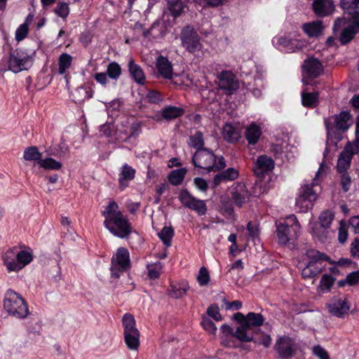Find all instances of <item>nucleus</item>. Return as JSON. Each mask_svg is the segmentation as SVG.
Listing matches in <instances>:
<instances>
[{"instance_id": "f257e3e1", "label": "nucleus", "mask_w": 359, "mask_h": 359, "mask_svg": "<svg viewBox=\"0 0 359 359\" xmlns=\"http://www.w3.org/2000/svg\"><path fill=\"white\" fill-rule=\"evenodd\" d=\"M340 4L344 15L334 21L332 29L335 34L341 30L339 40L346 45L359 33V0H341Z\"/></svg>"}, {"instance_id": "f03ea898", "label": "nucleus", "mask_w": 359, "mask_h": 359, "mask_svg": "<svg viewBox=\"0 0 359 359\" xmlns=\"http://www.w3.org/2000/svg\"><path fill=\"white\" fill-rule=\"evenodd\" d=\"M104 217V226L114 236L120 238H127L132 232V226L128 219L118 210V204L111 201L102 212Z\"/></svg>"}, {"instance_id": "7ed1b4c3", "label": "nucleus", "mask_w": 359, "mask_h": 359, "mask_svg": "<svg viewBox=\"0 0 359 359\" xmlns=\"http://www.w3.org/2000/svg\"><path fill=\"white\" fill-rule=\"evenodd\" d=\"M1 259L8 272H18L33 261L34 253L27 246L15 245L6 250Z\"/></svg>"}, {"instance_id": "20e7f679", "label": "nucleus", "mask_w": 359, "mask_h": 359, "mask_svg": "<svg viewBox=\"0 0 359 359\" xmlns=\"http://www.w3.org/2000/svg\"><path fill=\"white\" fill-rule=\"evenodd\" d=\"M326 168L325 164L322 163L313 182L310 184H304L302 187L299 195L296 200V207L299 212H305L312 208L313 202L318 197L317 192L319 189L318 187L319 180L325 175Z\"/></svg>"}, {"instance_id": "39448f33", "label": "nucleus", "mask_w": 359, "mask_h": 359, "mask_svg": "<svg viewBox=\"0 0 359 359\" xmlns=\"http://www.w3.org/2000/svg\"><path fill=\"white\" fill-rule=\"evenodd\" d=\"M3 307L8 316L18 319H25L30 314L25 299L13 290H8L6 292Z\"/></svg>"}, {"instance_id": "423d86ee", "label": "nucleus", "mask_w": 359, "mask_h": 359, "mask_svg": "<svg viewBox=\"0 0 359 359\" xmlns=\"http://www.w3.org/2000/svg\"><path fill=\"white\" fill-rule=\"evenodd\" d=\"M352 123L351 115L347 111H341L325 119L327 138L337 144L341 139V133L346 131Z\"/></svg>"}, {"instance_id": "0eeeda50", "label": "nucleus", "mask_w": 359, "mask_h": 359, "mask_svg": "<svg viewBox=\"0 0 359 359\" xmlns=\"http://www.w3.org/2000/svg\"><path fill=\"white\" fill-rule=\"evenodd\" d=\"M305 255L307 261L302 270L304 278H312L322 273L325 269V262L332 263L328 256L314 249L307 250Z\"/></svg>"}, {"instance_id": "6e6552de", "label": "nucleus", "mask_w": 359, "mask_h": 359, "mask_svg": "<svg viewBox=\"0 0 359 359\" xmlns=\"http://www.w3.org/2000/svg\"><path fill=\"white\" fill-rule=\"evenodd\" d=\"M195 167L205 170L208 172L224 168L226 166L223 157L217 158L212 151L208 149H198L192 158Z\"/></svg>"}, {"instance_id": "1a4fd4ad", "label": "nucleus", "mask_w": 359, "mask_h": 359, "mask_svg": "<svg viewBox=\"0 0 359 359\" xmlns=\"http://www.w3.org/2000/svg\"><path fill=\"white\" fill-rule=\"evenodd\" d=\"M300 224L294 215H289L276 225L278 243L286 245L290 241L297 239L299 236Z\"/></svg>"}, {"instance_id": "9d476101", "label": "nucleus", "mask_w": 359, "mask_h": 359, "mask_svg": "<svg viewBox=\"0 0 359 359\" xmlns=\"http://www.w3.org/2000/svg\"><path fill=\"white\" fill-rule=\"evenodd\" d=\"M122 321L126 344L130 349L136 350L140 344V334L135 327V320L132 315L126 313L123 316Z\"/></svg>"}, {"instance_id": "9b49d317", "label": "nucleus", "mask_w": 359, "mask_h": 359, "mask_svg": "<svg viewBox=\"0 0 359 359\" xmlns=\"http://www.w3.org/2000/svg\"><path fill=\"white\" fill-rule=\"evenodd\" d=\"M182 46L189 53H194L202 49L200 37L197 32L191 26L185 27L180 34Z\"/></svg>"}, {"instance_id": "f8f14e48", "label": "nucleus", "mask_w": 359, "mask_h": 359, "mask_svg": "<svg viewBox=\"0 0 359 359\" xmlns=\"http://www.w3.org/2000/svg\"><path fill=\"white\" fill-rule=\"evenodd\" d=\"M130 266L129 252L126 248H120L117 250L115 257L111 259V276L118 278L120 273L125 271Z\"/></svg>"}, {"instance_id": "ddd939ff", "label": "nucleus", "mask_w": 359, "mask_h": 359, "mask_svg": "<svg viewBox=\"0 0 359 359\" xmlns=\"http://www.w3.org/2000/svg\"><path fill=\"white\" fill-rule=\"evenodd\" d=\"M359 152V140L348 142L341 152L337 160L338 172H345L350 167L352 157Z\"/></svg>"}, {"instance_id": "4468645a", "label": "nucleus", "mask_w": 359, "mask_h": 359, "mask_svg": "<svg viewBox=\"0 0 359 359\" xmlns=\"http://www.w3.org/2000/svg\"><path fill=\"white\" fill-rule=\"evenodd\" d=\"M32 65V58L22 50H15L8 60V68L14 73L27 70Z\"/></svg>"}, {"instance_id": "2eb2a0df", "label": "nucleus", "mask_w": 359, "mask_h": 359, "mask_svg": "<svg viewBox=\"0 0 359 359\" xmlns=\"http://www.w3.org/2000/svg\"><path fill=\"white\" fill-rule=\"evenodd\" d=\"M274 348L280 358L291 359L296 354L297 345L291 337L283 336L276 340Z\"/></svg>"}, {"instance_id": "dca6fc26", "label": "nucleus", "mask_w": 359, "mask_h": 359, "mask_svg": "<svg viewBox=\"0 0 359 359\" xmlns=\"http://www.w3.org/2000/svg\"><path fill=\"white\" fill-rule=\"evenodd\" d=\"M178 199L183 205L196 211L198 215H204L206 213L207 207L205 202L194 197L187 190L181 191Z\"/></svg>"}, {"instance_id": "f3484780", "label": "nucleus", "mask_w": 359, "mask_h": 359, "mask_svg": "<svg viewBox=\"0 0 359 359\" xmlns=\"http://www.w3.org/2000/svg\"><path fill=\"white\" fill-rule=\"evenodd\" d=\"M329 312L334 316L342 318L347 314L351 304L346 297H334L327 305Z\"/></svg>"}, {"instance_id": "a211bd4d", "label": "nucleus", "mask_w": 359, "mask_h": 359, "mask_svg": "<svg viewBox=\"0 0 359 359\" xmlns=\"http://www.w3.org/2000/svg\"><path fill=\"white\" fill-rule=\"evenodd\" d=\"M219 88L228 94H232L238 88V82L230 71H222L218 76Z\"/></svg>"}, {"instance_id": "6ab92c4d", "label": "nucleus", "mask_w": 359, "mask_h": 359, "mask_svg": "<svg viewBox=\"0 0 359 359\" xmlns=\"http://www.w3.org/2000/svg\"><path fill=\"white\" fill-rule=\"evenodd\" d=\"M231 198L235 205L239 208L249 202L251 194L243 183H237L231 189Z\"/></svg>"}, {"instance_id": "aec40b11", "label": "nucleus", "mask_w": 359, "mask_h": 359, "mask_svg": "<svg viewBox=\"0 0 359 359\" xmlns=\"http://www.w3.org/2000/svg\"><path fill=\"white\" fill-rule=\"evenodd\" d=\"M302 68L304 75L312 79L319 76L323 72L321 62L314 57L304 60Z\"/></svg>"}, {"instance_id": "412c9836", "label": "nucleus", "mask_w": 359, "mask_h": 359, "mask_svg": "<svg viewBox=\"0 0 359 359\" xmlns=\"http://www.w3.org/2000/svg\"><path fill=\"white\" fill-rule=\"evenodd\" d=\"M274 39H276L277 41L276 44L283 48L287 52H295L304 46L303 41L296 39H292L286 36H281L275 38Z\"/></svg>"}, {"instance_id": "4be33fe9", "label": "nucleus", "mask_w": 359, "mask_h": 359, "mask_svg": "<svg viewBox=\"0 0 359 359\" xmlns=\"http://www.w3.org/2000/svg\"><path fill=\"white\" fill-rule=\"evenodd\" d=\"M313 9L315 14L319 17L331 15L334 10V6L331 0H314Z\"/></svg>"}, {"instance_id": "5701e85b", "label": "nucleus", "mask_w": 359, "mask_h": 359, "mask_svg": "<svg viewBox=\"0 0 359 359\" xmlns=\"http://www.w3.org/2000/svg\"><path fill=\"white\" fill-rule=\"evenodd\" d=\"M274 168L273 161L266 156H260L257 158L254 166V172L257 176H262L265 173L271 171Z\"/></svg>"}, {"instance_id": "b1692460", "label": "nucleus", "mask_w": 359, "mask_h": 359, "mask_svg": "<svg viewBox=\"0 0 359 359\" xmlns=\"http://www.w3.org/2000/svg\"><path fill=\"white\" fill-rule=\"evenodd\" d=\"M156 67L158 74L165 79H170L173 74L172 65L169 60L162 55L156 59Z\"/></svg>"}, {"instance_id": "393cba45", "label": "nucleus", "mask_w": 359, "mask_h": 359, "mask_svg": "<svg viewBox=\"0 0 359 359\" xmlns=\"http://www.w3.org/2000/svg\"><path fill=\"white\" fill-rule=\"evenodd\" d=\"M135 170L128 164H124L120 171L118 182L121 189L128 186V182L134 179Z\"/></svg>"}, {"instance_id": "a878e982", "label": "nucleus", "mask_w": 359, "mask_h": 359, "mask_svg": "<svg viewBox=\"0 0 359 359\" xmlns=\"http://www.w3.org/2000/svg\"><path fill=\"white\" fill-rule=\"evenodd\" d=\"M224 138L229 142H235L241 137L239 129L231 123H226L222 130Z\"/></svg>"}, {"instance_id": "bb28decb", "label": "nucleus", "mask_w": 359, "mask_h": 359, "mask_svg": "<svg viewBox=\"0 0 359 359\" xmlns=\"http://www.w3.org/2000/svg\"><path fill=\"white\" fill-rule=\"evenodd\" d=\"M233 337L244 342H249L253 340V334L250 332V327L245 323H243L237 327L233 334Z\"/></svg>"}, {"instance_id": "cd10ccee", "label": "nucleus", "mask_w": 359, "mask_h": 359, "mask_svg": "<svg viewBox=\"0 0 359 359\" xmlns=\"http://www.w3.org/2000/svg\"><path fill=\"white\" fill-rule=\"evenodd\" d=\"M239 175L238 171L233 168H229L223 172L217 174L214 177V184L218 185L224 181H232L238 178Z\"/></svg>"}, {"instance_id": "c85d7f7f", "label": "nucleus", "mask_w": 359, "mask_h": 359, "mask_svg": "<svg viewBox=\"0 0 359 359\" xmlns=\"http://www.w3.org/2000/svg\"><path fill=\"white\" fill-rule=\"evenodd\" d=\"M322 21L316 20L306 23L303 25V30L309 37H318L323 32Z\"/></svg>"}, {"instance_id": "c756f323", "label": "nucleus", "mask_w": 359, "mask_h": 359, "mask_svg": "<svg viewBox=\"0 0 359 359\" xmlns=\"http://www.w3.org/2000/svg\"><path fill=\"white\" fill-rule=\"evenodd\" d=\"M163 34L164 27L158 21L154 22L149 29L143 30V36L148 39L160 38L162 37Z\"/></svg>"}, {"instance_id": "7c9ffc66", "label": "nucleus", "mask_w": 359, "mask_h": 359, "mask_svg": "<svg viewBox=\"0 0 359 359\" xmlns=\"http://www.w3.org/2000/svg\"><path fill=\"white\" fill-rule=\"evenodd\" d=\"M128 69L130 74L135 81L140 84H144L145 82V76L142 68L134 62L133 58L128 62Z\"/></svg>"}, {"instance_id": "2f4dec72", "label": "nucleus", "mask_w": 359, "mask_h": 359, "mask_svg": "<svg viewBox=\"0 0 359 359\" xmlns=\"http://www.w3.org/2000/svg\"><path fill=\"white\" fill-rule=\"evenodd\" d=\"M189 288V286L186 282L172 284L168 290V294L172 298H180L187 293Z\"/></svg>"}, {"instance_id": "473e14b6", "label": "nucleus", "mask_w": 359, "mask_h": 359, "mask_svg": "<svg viewBox=\"0 0 359 359\" xmlns=\"http://www.w3.org/2000/svg\"><path fill=\"white\" fill-rule=\"evenodd\" d=\"M184 112V109L181 107L168 106L161 111V115L165 120H172L181 116Z\"/></svg>"}, {"instance_id": "72a5a7b5", "label": "nucleus", "mask_w": 359, "mask_h": 359, "mask_svg": "<svg viewBox=\"0 0 359 359\" xmlns=\"http://www.w3.org/2000/svg\"><path fill=\"white\" fill-rule=\"evenodd\" d=\"M335 281V278L331 275L323 274L320 278L317 290L320 293H327L330 291Z\"/></svg>"}, {"instance_id": "f704fd0d", "label": "nucleus", "mask_w": 359, "mask_h": 359, "mask_svg": "<svg viewBox=\"0 0 359 359\" xmlns=\"http://www.w3.org/2000/svg\"><path fill=\"white\" fill-rule=\"evenodd\" d=\"M261 135V129L255 123L250 124L246 129L245 137L249 144H255Z\"/></svg>"}, {"instance_id": "c9c22d12", "label": "nucleus", "mask_w": 359, "mask_h": 359, "mask_svg": "<svg viewBox=\"0 0 359 359\" xmlns=\"http://www.w3.org/2000/svg\"><path fill=\"white\" fill-rule=\"evenodd\" d=\"M73 100L76 103H81L86 99L93 97V91L91 89H87L84 87H79L72 93Z\"/></svg>"}, {"instance_id": "e433bc0d", "label": "nucleus", "mask_w": 359, "mask_h": 359, "mask_svg": "<svg viewBox=\"0 0 359 359\" xmlns=\"http://www.w3.org/2000/svg\"><path fill=\"white\" fill-rule=\"evenodd\" d=\"M318 93H302V103L304 107H313L317 105L318 100Z\"/></svg>"}, {"instance_id": "4c0bfd02", "label": "nucleus", "mask_w": 359, "mask_h": 359, "mask_svg": "<svg viewBox=\"0 0 359 359\" xmlns=\"http://www.w3.org/2000/svg\"><path fill=\"white\" fill-rule=\"evenodd\" d=\"M32 17L28 15L25 20V22L20 25L15 31V39L18 41H21L25 39L29 32V25L31 22Z\"/></svg>"}, {"instance_id": "58836bf2", "label": "nucleus", "mask_w": 359, "mask_h": 359, "mask_svg": "<svg viewBox=\"0 0 359 359\" xmlns=\"http://www.w3.org/2000/svg\"><path fill=\"white\" fill-rule=\"evenodd\" d=\"M163 264L160 262L148 264L147 265V276L150 279H156L162 273Z\"/></svg>"}, {"instance_id": "ea45409f", "label": "nucleus", "mask_w": 359, "mask_h": 359, "mask_svg": "<svg viewBox=\"0 0 359 359\" xmlns=\"http://www.w3.org/2000/svg\"><path fill=\"white\" fill-rule=\"evenodd\" d=\"M264 321V318L261 313L250 312L247 314V319L245 323L251 328V327L261 326Z\"/></svg>"}, {"instance_id": "a19ab883", "label": "nucleus", "mask_w": 359, "mask_h": 359, "mask_svg": "<svg viewBox=\"0 0 359 359\" xmlns=\"http://www.w3.org/2000/svg\"><path fill=\"white\" fill-rule=\"evenodd\" d=\"M42 154L39 152L36 147H29L25 149L23 158L29 161H37L41 160Z\"/></svg>"}, {"instance_id": "79ce46f5", "label": "nucleus", "mask_w": 359, "mask_h": 359, "mask_svg": "<svg viewBox=\"0 0 359 359\" xmlns=\"http://www.w3.org/2000/svg\"><path fill=\"white\" fill-rule=\"evenodd\" d=\"M186 172L187 170L184 168L172 170L168 176V180L172 185L177 186L182 182Z\"/></svg>"}, {"instance_id": "37998d69", "label": "nucleus", "mask_w": 359, "mask_h": 359, "mask_svg": "<svg viewBox=\"0 0 359 359\" xmlns=\"http://www.w3.org/2000/svg\"><path fill=\"white\" fill-rule=\"evenodd\" d=\"M173 235L174 231L172 227L170 226H164L162 229V230L158 233L159 238L167 247L171 245Z\"/></svg>"}, {"instance_id": "c03bdc74", "label": "nucleus", "mask_w": 359, "mask_h": 359, "mask_svg": "<svg viewBox=\"0 0 359 359\" xmlns=\"http://www.w3.org/2000/svg\"><path fill=\"white\" fill-rule=\"evenodd\" d=\"M72 57L67 53H62L60 55L58 60V72L60 74H64L67 69L71 66Z\"/></svg>"}, {"instance_id": "a18cd8bd", "label": "nucleus", "mask_w": 359, "mask_h": 359, "mask_svg": "<svg viewBox=\"0 0 359 359\" xmlns=\"http://www.w3.org/2000/svg\"><path fill=\"white\" fill-rule=\"evenodd\" d=\"M40 167L46 170H60L62 164L52 158H43L38 162Z\"/></svg>"}, {"instance_id": "49530a36", "label": "nucleus", "mask_w": 359, "mask_h": 359, "mask_svg": "<svg viewBox=\"0 0 359 359\" xmlns=\"http://www.w3.org/2000/svg\"><path fill=\"white\" fill-rule=\"evenodd\" d=\"M189 144L197 149H204L203 147L204 145L203 140V135L201 131H196L194 135H191L189 137Z\"/></svg>"}, {"instance_id": "de8ad7c7", "label": "nucleus", "mask_w": 359, "mask_h": 359, "mask_svg": "<svg viewBox=\"0 0 359 359\" xmlns=\"http://www.w3.org/2000/svg\"><path fill=\"white\" fill-rule=\"evenodd\" d=\"M121 69L120 65L115 62H111L108 65L107 68V74L111 79L117 80L121 75Z\"/></svg>"}, {"instance_id": "09e8293b", "label": "nucleus", "mask_w": 359, "mask_h": 359, "mask_svg": "<svg viewBox=\"0 0 359 359\" xmlns=\"http://www.w3.org/2000/svg\"><path fill=\"white\" fill-rule=\"evenodd\" d=\"M169 8L172 14L175 16H179L184 8L182 0H169Z\"/></svg>"}, {"instance_id": "8fccbe9b", "label": "nucleus", "mask_w": 359, "mask_h": 359, "mask_svg": "<svg viewBox=\"0 0 359 359\" xmlns=\"http://www.w3.org/2000/svg\"><path fill=\"white\" fill-rule=\"evenodd\" d=\"M69 11L68 4L65 2H59L54 9L55 13L64 20L69 15Z\"/></svg>"}, {"instance_id": "3c124183", "label": "nucleus", "mask_w": 359, "mask_h": 359, "mask_svg": "<svg viewBox=\"0 0 359 359\" xmlns=\"http://www.w3.org/2000/svg\"><path fill=\"white\" fill-rule=\"evenodd\" d=\"M333 219L334 215L331 212L325 211L320 215L319 224L324 229H327L330 227Z\"/></svg>"}, {"instance_id": "603ef678", "label": "nucleus", "mask_w": 359, "mask_h": 359, "mask_svg": "<svg viewBox=\"0 0 359 359\" xmlns=\"http://www.w3.org/2000/svg\"><path fill=\"white\" fill-rule=\"evenodd\" d=\"M198 281L200 285H205L208 283L210 280L209 273L206 268L201 267L199 271V273L198 276Z\"/></svg>"}, {"instance_id": "864d4df0", "label": "nucleus", "mask_w": 359, "mask_h": 359, "mask_svg": "<svg viewBox=\"0 0 359 359\" xmlns=\"http://www.w3.org/2000/svg\"><path fill=\"white\" fill-rule=\"evenodd\" d=\"M351 180L349 175L345 172H342L341 176V185L342 187L343 190L345 192H347L351 187Z\"/></svg>"}, {"instance_id": "5fc2aeb1", "label": "nucleus", "mask_w": 359, "mask_h": 359, "mask_svg": "<svg viewBox=\"0 0 359 359\" xmlns=\"http://www.w3.org/2000/svg\"><path fill=\"white\" fill-rule=\"evenodd\" d=\"M346 281L348 285H355L359 283V271L348 273L346 277Z\"/></svg>"}, {"instance_id": "6e6d98bb", "label": "nucleus", "mask_w": 359, "mask_h": 359, "mask_svg": "<svg viewBox=\"0 0 359 359\" xmlns=\"http://www.w3.org/2000/svg\"><path fill=\"white\" fill-rule=\"evenodd\" d=\"M313 353L320 359H330L327 352L319 345L315 346L313 348Z\"/></svg>"}, {"instance_id": "4d7b16f0", "label": "nucleus", "mask_w": 359, "mask_h": 359, "mask_svg": "<svg viewBox=\"0 0 359 359\" xmlns=\"http://www.w3.org/2000/svg\"><path fill=\"white\" fill-rule=\"evenodd\" d=\"M201 325L203 328L211 334H215L217 327L214 323L208 318H203Z\"/></svg>"}, {"instance_id": "13d9d810", "label": "nucleus", "mask_w": 359, "mask_h": 359, "mask_svg": "<svg viewBox=\"0 0 359 359\" xmlns=\"http://www.w3.org/2000/svg\"><path fill=\"white\" fill-rule=\"evenodd\" d=\"M207 313L210 317L212 318L215 320H222L221 315L219 312V308L215 305H211L209 306Z\"/></svg>"}, {"instance_id": "bf43d9fd", "label": "nucleus", "mask_w": 359, "mask_h": 359, "mask_svg": "<svg viewBox=\"0 0 359 359\" xmlns=\"http://www.w3.org/2000/svg\"><path fill=\"white\" fill-rule=\"evenodd\" d=\"M271 338L269 334H263L259 338L255 339V343L263 345L264 347H269L271 344Z\"/></svg>"}, {"instance_id": "052dcab7", "label": "nucleus", "mask_w": 359, "mask_h": 359, "mask_svg": "<svg viewBox=\"0 0 359 359\" xmlns=\"http://www.w3.org/2000/svg\"><path fill=\"white\" fill-rule=\"evenodd\" d=\"M194 184L197 189L202 191H206L208 187L207 181L201 177L195 178Z\"/></svg>"}, {"instance_id": "680f3d73", "label": "nucleus", "mask_w": 359, "mask_h": 359, "mask_svg": "<svg viewBox=\"0 0 359 359\" xmlns=\"http://www.w3.org/2000/svg\"><path fill=\"white\" fill-rule=\"evenodd\" d=\"M147 98L151 103H157L161 100V94L154 90L149 92L147 95Z\"/></svg>"}, {"instance_id": "e2e57ef3", "label": "nucleus", "mask_w": 359, "mask_h": 359, "mask_svg": "<svg viewBox=\"0 0 359 359\" xmlns=\"http://www.w3.org/2000/svg\"><path fill=\"white\" fill-rule=\"evenodd\" d=\"M351 254L354 257H359V237L355 238L351 243Z\"/></svg>"}, {"instance_id": "0e129e2a", "label": "nucleus", "mask_w": 359, "mask_h": 359, "mask_svg": "<svg viewBox=\"0 0 359 359\" xmlns=\"http://www.w3.org/2000/svg\"><path fill=\"white\" fill-rule=\"evenodd\" d=\"M107 76V73L100 72L95 74L94 78L97 83L104 86L108 82Z\"/></svg>"}, {"instance_id": "69168bd1", "label": "nucleus", "mask_w": 359, "mask_h": 359, "mask_svg": "<svg viewBox=\"0 0 359 359\" xmlns=\"http://www.w3.org/2000/svg\"><path fill=\"white\" fill-rule=\"evenodd\" d=\"M226 309L231 310V309H236L238 310L242 306V302L238 300L233 301L231 302H224Z\"/></svg>"}, {"instance_id": "338daca9", "label": "nucleus", "mask_w": 359, "mask_h": 359, "mask_svg": "<svg viewBox=\"0 0 359 359\" xmlns=\"http://www.w3.org/2000/svg\"><path fill=\"white\" fill-rule=\"evenodd\" d=\"M247 229L249 232L250 236L253 238H256L258 236L259 231L256 226L253 225L251 222L248 224Z\"/></svg>"}, {"instance_id": "774afa93", "label": "nucleus", "mask_w": 359, "mask_h": 359, "mask_svg": "<svg viewBox=\"0 0 359 359\" xmlns=\"http://www.w3.org/2000/svg\"><path fill=\"white\" fill-rule=\"evenodd\" d=\"M349 223L355 233H359V216L352 217L349 220Z\"/></svg>"}]
</instances>
